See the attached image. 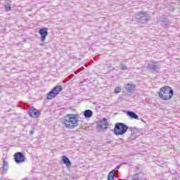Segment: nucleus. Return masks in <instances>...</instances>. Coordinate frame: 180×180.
I'll return each instance as SVG.
<instances>
[{
    "mask_svg": "<svg viewBox=\"0 0 180 180\" xmlns=\"http://www.w3.org/2000/svg\"><path fill=\"white\" fill-rule=\"evenodd\" d=\"M30 136H33V134H34V130H31L30 131Z\"/></svg>",
    "mask_w": 180,
    "mask_h": 180,
    "instance_id": "obj_23",
    "label": "nucleus"
},
{
    "mask_svg": "<svg viewBox=\"0 0 180 180\" xmlns=\"http://www.w3.org/2000/svg\"><path fill=\"white\" fill-rule=\"evenodd\" d=\"M108 180H115V170H112L108 174Z\"/></svg>",
    "mask_w": 180,
    "mask_h": 180,
    "instance_id": "obj_17",
    "label": "nucleus"
},
{
    "mask_svg": "<svg viewBox=\"0 0 180 180\" xmlns=\"http://www.w3.org/2000/svg\"><path fill=\"white\" fill-rule=\"evenodd\" d=\"M136 171H137L138 169H139V167H136Z\"/></svg>",
    "mask_w": 180,
    "mask_h": 180,
    "instance_id": "obj_24",
    "label": "nucleus"
},
{
    "mask_svg": "<svg viewBox=\"0 0 180 180\" xmlns=\"http://www.w3.org/2000/svg\"><path fill=\"white\" fill-rule=\"evenodd\" d=\"M129 129V127L124 123L118 122L115 124L114 127V134L115 136H123Z\"/></svg>",
    "mask_w": 180,
    "mask_h": 180,
    "instance_id": "obj_3",
    "label": "nucleus"
},
{
    "mask_svg": "<svg viewBox=\"0 0 180 180\" xmlns=\"http://www.w3.org/2000/svg\"><path fill=\"white\" fill-rule=\"evenodd\" d=\"M158 95L163 101H169L174 96V90L171 87L165 86L160 89Z\"/></svg>",
    "mask_w": 180,
    "mask_h": 180,
    "instance_id": "obj_2",
    "label": "nucleus"
},
{
    "mask_svg": "<svg viewBox=\"0 0 180 180\" xmlns=\"http://www.w3.org/2000/svg\"><path fill=\"white\" fill-rule=\"evenodd\" d=\"M62 162H63V164H65V165H66L68 168H70V167H71V165H72L71 161L67 156L62 157Z\"/></svg>",
    "mask_w": 180,
    "mask_h": 180,
    "instance_id": "obj_12",
    "label": "nucleus"
},
{
    "mask_svg": "<svg viewBox=\"0 0 180 180\" xmlns=\"http://www.w3.org/2000/svg\"><path fill=\"white\" fill-rule=\"evenodd\" d=\"M139 175H140V173L135 174L132 177V180H139Z\"/></svg>",
    "mask_w": 180,
    "mask_h": 180,
    "instance_id": "obj_19",
    "label": "nucleus"
},
{
    "mask_svg": "<svg viewBox=\"0 0 180 180\" xmlns=\"http://www.w3.org/2000/svg\"><path fill=\"white\" fill-rule=\"evenodd\" d=\"M148 14L147 13H138L137 15V22L141 23V25H144L148 22Z\"/></svg>",
    "mask_w": 180,
    "mask_h": 180,
    "instance_id": "obj_5",
    "label": "nucleus"
},
{
    "mask_svg": "<svg viewBox=\"0 0 180 180\" xmlns=\"http://www.w3.org/2000/svg\"><path fill=\"white\" fill-rule=\"evenodd\" d=\"M119 169H120V166H117L112 171H115V174H116V171H119Z\"/></svg>",
    "mask_w": 180,
    "mask_h": 180,
    "instance_id": "obj_22",
    "label": "nucleus"
},
{
    "mask_svg": "<svg viewBox=\"0 0 180 180\" xmlns=\"http://www.w3.org/2000/svg\"><path fill=\"white\" fill-rule=\"evenodd\" d=\"M39 34L41 36V41L44 42L49 34V28H42L39 30Z\"/></svg>",
    "mask_w": 180,
    "mask_h": 180,
    "instance_id": "obj_10",
    "label": "nucleus"
},
{
    "mask_svg": "<svg viewBox=\"0 0 180 180\" xmlns=\"http://www.w3.org/2000/svg\"><path fill=\"white\" fill-rule=\"evenodd\" d=\"M147 68L154 74V72H158L160 71V65H157V62L153 61L148 63Z\"/></svg>",
    "mask_w": 180,
    "mask_h": 180,
    "instance_id": "obj_7",
    "label": "nucleus"
},
{
    "mask_svg": "<svg viewBox=\"0 0 180 180\" xmlns=\"http://www.w3.org/2000/svg\"><path fill=\"white\" fill-rule=\"evenodd\" d=\"M94 115V112L91 110H86L84 112V116L86 119H89L90 117H92V115Z\"/></svg>",
    "mask_w": 180,
    "mask_h": 180,
    "instance_id": "obj_14",
    "label": "nucleus"
},
{
    "mask_svg": "<svg viewBox=\"0 0 180 180\" xmlns=\"http://www.w3.org/2000/svg\"><path fill=\"white\" fill-rule=\"evenodd\" d=\"M3 174H6V171H8V162L5 160L3 161Z\"/></svg>",
    "mask_w": 180,
    "mask_h": 180,
    "instance_id": "obj_16",
    "label": "nucleus"
},
{
    "mask_svg": "<svg viewBox=\"0 0 180 180\" xmlns=\"http://www.w3.org/2000/svg\"><path fill=\"white\" fill-rule=\"evenodd\" d=\"M127 116H129V117H130L131 119H136L139 120V115H137V114H136V112H133V111H127Z\"/></svg>",
    "mask_w": 180,
    "mask_h": 180,
    "instance_id": "obj_15",
    "label": "nucleus"
},
{
    "mask_svg": "<svg viewBox=\"0 0 180 180\" xmlns=\"http://www.w3.org/2000/svg\"><path fill=\"white\" fill-rule=\"evenodd\" d=\"M79 115L77 114H68L63 120V124L66 129H75L78 126Z\"/></svg>",
    "mask_w": 180,
    "mask_h": 180,
    "instance_id": "obj_1",
    "label": "nucleus"
},
{
    "mask_svg": "<svg viewBox=\"0 0 180 180\" xmlns=\"http://www.w3.org/2000/svg\"><path fill=\"white\" fill-rule=\"evenodd\" d=\"M28 115L30 117L37 118L40 116V111L34 108V107H31L28 110Z\"/></svg>",
    "mask_w": 180,
    "mask_h": 180,
    "instance_id": "obj_9",
    "label": "nucleus"
},
{
    "mask_svg": "<svg viewBox=\"0 0 180 180\" xmlns=\"http://www.w3.org/2000/svg\"><path fill=\"white\" fill-rule=\"evenodd\" d=\"M120 66H121L120 69L122 70L123 71H124V70H127V67H126L124 64H121Z\"/></svg>",
    "mask_w": 180,
    "mask_h": 180,
    "instance_id": "obj_21",
    "label": "nucleus"
},
{
    "mask_svg": "<svg viewBox=\"0 0 180 180\" xmlns=\"http://www.w3.org/2000/svg\"><path fill=\"white\" fill-rule=\"evenodd\" d=\"M61 91H63V86H61V85L56 86L48 93L47 99L50 100L54 98L60 94V92H61Z\"/></svg>",
    "mask_w": 180,
    "mask_h": 180,
    "instance_id": "obj_4",
    "label": "nucleus"
},
{
    "mask_svg": "<svg viewBox=\"0 0 180 180\" xmlns=\"http://www.w3.org/2000/svg\"><path fill=\"white\" fill-rule=\"evenodd\" d=\"M96 124L98 130H103V129H106V126H109V122H108V119L103 118L100 122H98Z\"/></svg>",
    "mask_w": 180,
    "mask_h": 180,
    "instance_id": "obj_8",
    "label": "nucleus"
},
{
    "mask_svg": "<svg viewBox=\"0 0 180 180\" xmlns=\"http://www.w3.org/2000/svg\"><path fill=\"white\" fill-rule=\"evenodd\" d=\"M159 22H162V26H168L169 21H168V18L165 15H160L159 17Z\"/></svg>",
    "mask_w": 180,
    "mask_h": 180,
    "instance_id": "obj_11",
    "label": "nucleus"
},
{
    "mask_svg": "<svg viewBox=\"0 0 180 180\" xmlns=\"http://www.w3.org/2000/svg\"><path fill=\"white\" fill-rule=\"evenodd\" d=\"M127 91H128V92H134V91H136V85L133 84H127L125 86Z\"/></svg>",
    "mask_w": 180,
    "mask_h": 180,
    "instance_id": "obj_13",
    "label": "nucleus"
},
{
    "mask_svg": "<svg viewBox=\"0 0 180 180\" xmlns=\"http://www.w3.org/2000/svg\"><path fill=\"white\" fill-rule=\"evenodd\" d=\"M14 160L16 164H22L26 161V157L22 152H17L14 154Z\"/></svg>",
    "mask_w": 180,
    "mask_h": 180,
    "instance_id": "obj_6",
    "label": "nucleus"
},
{
    "mask_svg": "<svg viewBox=\"0 0 180 180\" xmlns=\"http://www.w3.org/2000/svg\"><path fill=\"white\" fill-rule=\"evenodd\" d=\"M5 11L6 12H9V11H11L12 6H11V4H7L6 5L4 6Z\"/></svg>",
    "mask_w": 180,
    "mask_h": 180,
    "instance_id": "obj_18",
    "label": "nucleus"
},
{
    "mask_svg": "<svg viewBox=\"0 0 180 180\" xmlns=\"http://www.w3.org/2000/svg\"><path fill=\"white\" fill-rule=\"evenodd\" d=\"M120 91H122V89H120V87H116V88L115 89V90H114V92H115V94H119V93H120Z\"/></svg>",
    "mask_w": 180,
    "mask_h": 180,
    "instance_id": "obj_20",
    "label": "nucleus"
}]
</instances>
